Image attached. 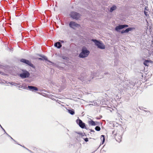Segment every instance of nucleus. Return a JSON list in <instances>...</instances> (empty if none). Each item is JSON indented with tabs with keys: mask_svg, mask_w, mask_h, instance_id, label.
Returning <instances> with one entry per match:
<instances>
[{
	"mask_svg": "<svg viewBox=\"0 0 153 153\" xmlns=\"http://www.w3.org/2000/svg\"><path fill=\"white\" fill-rule=\"evenodd\" d=\"M89 53V51H88L85 47H84L82 48V52L80 53L79 56L80 57L83 58L87 56Z\"/></svg>",
	"mask_w": 153,
	"mask_h": 153,
	"instance_id": "f257e3e1",
	"label": "nucleus"
},
{
	"mask_svg": "<svg viewBox=\"0 0 153 153\" xmlns=\"http://www.w3.org/2000/svg\"><path fill=\"white\" fill-rule=\"evenodd\" d=\"M70 16L73 19H75L76 20L79 19L81 17V15L80 14L74 11L71 13Z\"/></svg>",
	"mask_w": 153,
	"mask_h": 153,
	"instance_id": "f03ea898",
	"label": "nucleus"
},
{
	"mask_svg": "<svg viewBox=\"0 0 153 153\" xmlns=\"http://www.w3.org/2000/svg\"><path fill=\"white\" fill-rule=\"evenodd\" d=\"M92 41L94 42L95 45L98 48L101 49H104L105 48V45H103L102 43L97 41V40L92 39Z\"/></svg>",
	"mask_w": 153,
	"mask_h": 153,
	"instance_id": "7ed1b4c3",
	"label": "nucleus"
},
{
	"mask_svg": "<svg viewBox=\"0 0 153 153\" xmlns=\"http://www.w3.org/2000/svg\"><path fill=\"white\" fill-rule=\"evenodd\" d=\"M76 122L81 128H86L85 123H83L81 120L79 119H77L76 121Z\"/></svg>",
	"mask_w": 153,
	"mask_h": 153,
	"instance_id": "20e7f679",
	"label": "nucleus"
},
{
	"mask_svg": "<svg viewBox=\"0 0 153 153\" xmlns=\"http://www.w3.org/2000/svg\"><path fill=\"white\" fill-rule=\"evenodd\" d=\"M30 76V74L27 71H25L22 74H20V76L23 79L28 77Z\"/></svg>",
	"mask_w": 153,
	"mask_h": 153,
	"instance_id": "39448f33",
	"label": "nucleus"
},
{
	"mask_svg": "<svg viewBox=\"0 0 153 153\" xmlns=\"http://www.w3.org/2000/svg\"><path fill=\"white\" fill-rule=\"evenodd\" d=\"M69 26L72 28L74 27H78L80 26V25L73 21L71 22L69 24Z\"/></svg>",
	"mask_w": 153,
	"mask_h": 153,
	"instance_id": "423d86ee",
	"label": "nucleus"
},
{
	"mask_svg": "<svg viewBox=\"0 0 153 153\" xmlns=\"http://www.w3.org/2000/svg\"><path fill=\"white\" fill-rule=\"evenodd\" d=\"M128 25H120L116 27L115 30L116 31H118L119 30L122 29L125 27H127Z\"/></svg>",
	"mask_w": 153,
	"mask_h": 153,
	"instance_id": "0eeeda50",
	"label": "nucleus"
},
{
	"mask_svg": "<svg viewBox=\"0 0 153 153\" xmlns=\"http://www.w3.org/2000/svg\"><path fill=\"white\" fill-rule=\"evenodd\" d=\"M21 62L24 63L30 66L31 67H33V65L31 63L29 60H26L25 59H22L21 60Z\"/></svg>",
	"mask_w": 153,
	"mask_h": 153,
	"instance_id": "6e6552de",
	"label": "nucleus"
},
{
	"mask_svg": "<svg viewBox=\"0 0 153 153\" xmlns=\"http://www.w3.org/2000/svg\"><path fill=\"white\" fill-rule=\"evenodd\" d=\"M115 138L117 141L120 142L121 141L122 137L121 135L117 133L115 134Z\"/></svg>",
	"mask_w": 153,
	"mask_h": 153,
	"instance_id": "1a4fd4ad",
	"label": "nucleus"
},
{
	"mask_svg": "<svg viewBox=\"0 0 153 153\" xmlns=\"http://www.w3.org/2000/svg\"><path fill=\"white\" fill-rule=\"evenodd\" d=\"M153 62L151 60H145L143 62V64L146 66H148L149 63H153Z\"/></svg>",
	"mask_w": 153,
	"mask_h": 153,
	"instance_id": "9d476101",
	"label": "nucleus"
},
{
	"mask_svg": "<svg viewBox=\"0 0 153 153\" xmlns=\"http://www.w3.org/2000/svg\"><path fill=\"white\" fill-rule=\"evenodd\" d=\"M28 88L30 90H31L32 91H38V88L37 87L33 86H28Z\"/></svg>",
	"mask_w": 153,
	"mask_h": 153,
	"instance_id": "9b49d317",
	"label": "nucleus"
},
{
	"mask_svg": "<svg viewBox=\"0 0 153 153\" xmlns=\"http://www.w3.org/2000/svg\"><path fill=\"white\" fill-rule=\"evenodd\" d=\"M90 120H88V123L89 125L93 126L96 125L95 122L94 121L91 119H90Z\"/></svg>",
	"mask_w": 153,
	"mask_h": 153,
	"instance_id": "f8f14e48",
	"label": "nucleus"
},
{
	"mask_svg": "<svg viewBox=\"0 0 153 153\" xmlns=\"http://www.w3.org/2000/svg\"><path fill=\"white\" fill-rule=\"evenodd\" d=\"M54 46L58 48H59L62 47V45L60 42H58L54 44Z\"/></svg>",
	"mask_w": 153,
	"mask_h": 153,
	"instance_id": "ddd939ff",
	"label": "nucleus"
},
{
	"mask_svg": "<svg viewBox=\"0 0 153 153\" xmlns=\"http://www.w3.org/2000/svg\"><path fill=\"white\" fill-rule=\"evenodd\" d=\"M148 10L147 9V7H146L145 8V10L144 11V13L145 15L147 16L148 17L149 16V14H148Z\"/></svg>",
	"mask_w": 153,
	"mask_h": 153,
	"instance_id": "4468645a",
	"label": "nucleus"
},
{
	"mask_svg": "<svg viewBox=\"0 0 153 153\" xmlns=\"http://www.w3.org/2000/svg\"><path fill=\"white\" fill-rule=\"evenodd\" d=\"M116 8H117V7L113 5L112 7H111V8L110 9V11L111 12L113 10H114L115 9H116Z\"/></svg>",
	"mask_w": 153,
	"mask_h": 153,
	"instance_id": "2eb2a0df",
	"label": "nucleus"
},
{
	"mask_svg": "<svg viewBox=\"0 0 153 153\" xmlns=\"http://www.w3.org/2000/svg\"><path fill=\"white\" fill-rule=\"evenodd\" d=\"M68 112L69 113L72 115H73L74 114L75 112L73 110H68Z\"/></svg>",
	"mask_w": 153,
	"mask_h": 153,
	"instance_id": "dca6fc26",
	"label": "nucleus"
},
{
	"mask_svg": "<svg viewBox=\"0 0 153 153\" xmlns=\"http://www.w3.org/2000/svg\"><path fill=\"white\" fill-rule=\"evenodd\" d=\"M101 137V140L102 139V143H103L105 141V137L104 135H102Z\"/></svg>",
	"mask_w": 153,
	"mask_h": 153,
	"instance_id": "f3484780",
	"label": "nucleus"
},
{
	"mask_svg": "<svg viewBox=\"0 0 153 153\" xmlns=\"http://www.w3.org/2000/svg\"><path fill=\"white\" fill-rule=\"evenodd\" d=\"M131 30V28H128L126 29V30H125V33H128L129 31Z\"/></svg>",
	"mask_w": 153,
	"mask_h": 153,
	"instance_id": "a211bd4d",
	"label": "nucleus"
},
{
	"mask_svg": "<svg viewBox=\"0 0 153 153\" xmlns=\"http://www.w3.org/2000/svg\"><path fill=\"white\" fill-rule=\"evenodd\" d=\"M95 130L98 131H99L100 130V128L98 126H97L95 128Z\"/></svg>",
	"mask_w": 153,
	"mask_h": 153,
	"instance_id": "6ab92c4d",
	"label": "nucleus"
},
{
	"mask_svg": "<svg viewBox=\"0 0 153 153\" xmlns=\"http://www.w3.org/2000/svg\"><path fill=\"white\" fill-rule=\"evenodd\" d=\"M78 134H79L80 136H81L82 137L84 136V134H85L84 133L83 134V133H78Z\"/></svg>",
	"mask_w": 153,
	"mask_h": 153,
	"instance_id": "aec40b11",
	"label": "nucleus"
},
{
	"mask_svg": "<svg viewBox=\"0 0 153 153\" xmlns=\"http://www.w3.org/2000/svg\"><path fill=\"white\" fill-rule=\"evenodd\" d=\"M84 139L85 142H87L88 141V138H84Z\"/></svg>",
	"mask_w": 153,
	"mask_h": 153,
	"instance_id": "412c9836",
	"label": "nucleus"
},
{
	"mask_svg": "<svg viewBox=\"0 0 153 153\" xmlns=\"http://www.w3.org/2000/svg\"><path fill=\"white\" fill-rule=\"evenodd\" d=\"M121 33H125V30H123L121 31Z\"/></svg>",
	"mask_w": 153,
	"mask_h": 153,
	"instance_id": "4be33fe9",
	"label": "nucleus"
},
{
	"mask_svg": "<svg viewBox=\"0 0 153 153\" xmlns=\"http://www.w3.org/2000/svg\"><path fill=\"white\" fill-rule=\"evenodd\" d=\"M44 58L45 59V60H47V58H46V57H44Z\"/></svg>",
	"mask_w": 153,
	"mask_h": 153,
	"instance_id": "5701e85b",
	"label": "nucleus"
},
{
	"mask_svg": "<svg viewBox=\"0 0 153 153\" xmlns=\"http://www.w3.org/2000/svg\"><path fill=\"white\" fill-rule=\"evenodd\" d=\"M61 42H63V43L64 42V41H63V40H62V41H61Z\"/></svg>",
	"mask_w": 153,
	"mask_h": 153,
	"instance_id": "b1692460",
	"label": "nucleus"
},
{
	"mask_svg": "<svg viewBox=\"0 0 153 153\" xmlns=\"http://www.w3.org/2000/svg\"><path fill=\"white\" fill-rule=\"evenodd\" d=\"M39 59H40V60H42V58H39Z\"/></svg>",
	"mask_w": 153,
	"mask_h": 153,
	"instance_id": "393cba45",
	"label": "nucleus"
}]
</instances>
